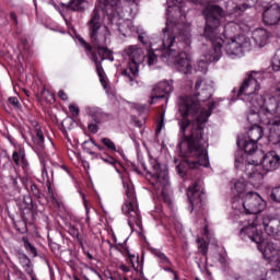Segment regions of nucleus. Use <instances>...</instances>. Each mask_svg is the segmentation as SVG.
<instances>
[{"label":"nucleus","instance_id":"14","mask_svg":"<svg viewBox=\"0 0 280 280\" xmlns=\"http://www.w3.org/2000/svg\"><path fill=\"white\" fill-rule=\"evenodd\" d=\"M222 58V51L220 47H214L208 49L206 52L202 54L200 60L197 63V71H201V73H206L209 67V62H218Z\"/></svg>","mask_w":280,"mask_h":280},{"label":"nucleus","instance_id":"8","mask_svg":"<svg viewBox=\"0 0 280 280\" xmlns=\"http://www.w3.org/2000/svg\"><path fill=\"white\" fill-rule=\"evenodd\" d=\"M168 47V48H164L163 44L161 43V46L159 48H155L156 50L159 49H166L162 55H161V59L163 60V62H167V65H174L175 69H177V71H179V73H184L185 75H187V73H191V59L189 58V55H187L186 51H183V49H185L186 47H189L190 44H186L185 40L179 39L176 40V43L174 44V47Z\"/></svg>","mask_w":280,"mask_h":280},{"label":"nucleus","instance_id":"15","mask_svg":"<svg viewBox=\"0 0 280 280\" xmlns=\"http://www.w3.org/2000/svg\"><path fill=\"white\" fill-rule=\"evenodd\" d=\"M174 91L172 81H162L158 83L151 94V104H156L160 100H165Z\"/></svg>","mask_w":280,"mask_h":280},{"label":"nucleus","instance_id":"36","mask_svg":"<svg viewBox=\"0 0 280 280\" xmlns=\"http://www.w3.org/2000/svg\"><path fill=\"white\" fill-rule=\"evenodd\" d=\"M234 165H235L236 170H240V167H242V165H244V152L238 151L236 153Z\"/></svg>","mask_w":280,"mask_h":280},{"label":"nucleus","instance_id":"41","mask_svg":"<svg viewBox=\"0 0 280 280\" xmlns=\"http://www.w3.org/2000/svg\"><path fill=\"white\" fill-rule=\"evenodd\" d=\"M138 40H140L142 45H150V36H148L145 32L139 33Z\"/></svg>","mask_w":280,"mask_h":280},{"label":"nucleus","instance_id":"24","mask_svg":"<svg viewBox=\"0 0 280 280\" xmlns=\"http://www.w3.org/2000/svg\"><path fill=\"white\" fill-rule=\"evenodd\" d=\"M252 124V128L247 131V139L249 141H259L261 137H264V127L259 126L261 122H249Z\"/></svg>","mask_w":280,"mask_h":280},{"label":"nucleus","instance_id":"9","mask_svg":"<svg viewBox=\"0 0 280 280\" xmlns=\"http://www.w3.org/2000/svg\"><path fill=\"white\" fill-rule=\"evenodd\" d=\"M124 56L129 61L127 68L122 71V75L130 86H135V82L139 78V67L145 61V52L143 48L131 45L125 48Z\"/></svg>","mask_w":280,"mask_h":280},{"label":"nucleus","instance_id":"25","mask_svg":"<svg viewBox=\"0 0 280 280\" xmlns=\"http://www.w3.org/2000/svg\"><path fill=\"white\" fill-rule=\"evenodd\" d=\"M237 145L244 150L245 154H255V151L257 150V142L248 140V138H238Z\"/></svg>","mask_w":280,"mask_h":280},{"label":"nucleus","instance_id":"5","mask_svg":"<svg viewBox=\"0 0 280 280\" xmlns=\"http://www.w3.org/2000/svg\"><path fill=\"white\" fill-rule=\"evenodd\" d=\"M276 95L280 97V83L276 86ZM252 108L247 114L249 124L270 126L272 119H280V101L270 94H260L256 100L249 101Z\"/></svg>","mask_w":280,"mask_h":280},{"label":"nucleus","instance_id":"53","mask_svg":"<svg viewBox=\"0 0 280 280\" xmlns=\"http://www.w3.org/2000/svg\"><path fill=\"white\" fill-rule=\"evenodd\" d=\"M10 16H11V21H13L14 25H19V18H16V13L11 12Z\"/></svg>","mask_w":280,"mask_h":280},{"label":"nucleus","instance_id":"12","mask_svg":"<svg viewBox=\"0 0 280 280\" xmlns=\"http://www.w3.org/2000/svg\"><path fill=\"white\" fill-rule=\"evenodd\" d=\"M261 72L252 71L240 86L237 97H241V100L249 97L250 102H255L261 95L259 94V80H261Z\"/></svg>","mask_w":280,"mask_h":280},{"label":"nucleus","instance_id":"4","mask_svg":"<svg viewBox=\"0 0 280 280\" xmlns=\"http://www.w3.org/2000/svg\"><path fill=\"white\" fill-rule=\"evenodd\" d=\"M187 12L189 7L173 4L166 10V27L163 28L161 40L164 49L174 47L176 40H184L186 45H191L190 24H187Z\"/></svg>","mask_w":280,"mask_h":280},{"label":"nucleus","instance_id":"27","mask_svg":"<svg viewBox=\"0 0 280 280\" xmlns=\"http://www.w3.org/2000/svg\"><path fill=\"white\" fill-rule=\"evenodd\" d=\"M42 177L43 180H46L47 185H48V191H51V180H54V171L49 170V166L47 164H43L42 165ZM49 172H50V177H49Z\"/></svg>","mask_w":280,"mask_h":280},{"label":"nucleus","instance_id":"54","mask_svg":"<svg viewBox=\"0 0 280 280\" xmlns=\"http://www.w3.org/2000/svg\"><path fill=\"white\" fill-rule=\"evenodd\" d=\"M110 280H128L126 277H121L119 275H113L109 277Z\"/></svg>","mask_w":280,"mask_h":280},{"label":"nucleus","instance_id":"22","mask_svg":"<svg viewBox=\"0 0 280 280\" xmlns=\"http://www.w3.org/2000/svg\"><path fill=\"white\" fill-rule=\"evenodd\" d=\"M80 43H81V45H83L85 51H90L91 60H93V62L95 63V67H96V73H97L98 78H101V75H104V68H102V62H100V57H97V54L93 52V50L91 49V45H89L86 43V40L81 38Z\"/></svg>","mask_w":280,"mask_h":280},{"label":"nucleus","instance_id":"46","mask_svg":"<svg viewBox=\"0 0 280 280\" xmlns=\"http://www.w3.org/2000/svg\"><path fill=\"white\" fill-rule=\"evenodd\" d=\"M248 8H250V5L243 3L241 5H237L235 8V11L238 12V14H242V12H244L245 10H248Z\"/></svg>","mask_w":280,"mask_h":280},{"label":"nucleus","instance_id":"42","mask_svg":"<svg viewBox=\"0 0 280 280\" xmlns=\"http://www.w3.org/2000/svg\"><path fill=\"white\" fill-rule=\"evenodd\" d=\"M37 150H38L37 154H38L40 164L47 165V153L45 152V149H37Z\"/></svg>","mask_w":280,"mask_h":280},{"label":"nucleus","instance_id":"48","mask_svg":"<svg viewBox=\"0 0 280 280\" xmlns=\"http://www.w3.org/2000/svg\"><path fill=\"white\" fill-rule=\"evenodd\" d=\"M102 161H104V163H108L109 165H115V163H117V161L113 156H102Z\"/></svg>","mask_w":280,"mask_h":280},{"label":"nucleus","instance_id":"18","mask_svg":"<svg viewBox=\"0 0 280 280\" xmlns=\"http://www.w3.org/2000/svg\"><path fill=\"white\" fill-rule=\"evenodd\" d=\"M262 19L266 25H277V23H280L279 4H273L267 8L262 14Z\"/></svg>","mask_w":280,"mask_h":280},{"label":"nucleus","instance_id":"60","mask_svg":"<svg viewBox=\"0 0 280 280\" xmlns=\"http://www.w3.org/2000/svg\"><path fill=\"white\" fill-rule=\"evenodd\" d=\"M270 275H272V277H277L279 275V270L277 269H271L270 270Z\"/></svg>","mask_w":280,"mask_h":280},{"label":"nucleus","instance_id":"56","mask_svg":"<svg viewBox=\"0 0 280 280\" xmlns=\"http://www.w3.org/2000/svg\"><path fill=\"white\" fill-rule=\"evenodd\" d=\"M13 162L15 163V165H19V152L14 151L13 155H12Z\"/></svg>","mask_w":280,"mask_h":280},{"label":"nucleus","instance_id":"17","mask_svg":"<svg viewBox=\"0 0 280 280\" xmlns=\"http://www.w3.org/2000/svg\"><path fill=\"white\" fill-rule=\"evenodd\" d=\"M280 166V156L276 151H269L262 156L261 167L265 172H276Z\"/></svg>","mask_w":280,"mask_h":280},{"label":"nucleus","instance_id":"52","mask_svg":"<svg viewBox=\"0 0 280 280\" xmlns=\"http://www.w3.org/2000/svg\"><path fill=\"white\" fill-rule=\"evenodd\" d=\"M192 3H199L201 5H207L211 3V0H191Z\"/></svg>","mask_w":280,"mask_h":280},{"label":"nucleus","instance_id":"26","mask_svg":"<svg viewBox=\"0 0 280 280\" xmlns=\"http://www.w3.org/2000/svg\"><path fill=\"white\" fill-rule=\"evenodd\" d=\"M233 194H236V196L233 198V200H243L246 197V183L244 180H237L234 184Z\"/></svg>","mask_w":280,"mask_h":280},{"label":"nucleus","instance_id":"10","mask_svg":"<svg viewBox=\"0 0 280 280\" xmlns=\"http://www.w3.org/2000/svg\"><path fill=\"white\" fill-rule=\"evenodd\" d=\"M150 177V184L158 194H161L164 202H172L170 198V175L166 167H161L156 160L151 161V170L147 172Z\"/></svg>","mask_w":280,"mask_h":280},{"label":"nucleus","instance_id":"45","mask_svg":"<svg viewBox=\"0 0 280 280\" xmlns=\"http://www.w3.org/2000/svg\"><path fill=\"white\" fill-rule=\"evenodd\" d=\"M69 110L73 117H78V115H80V108L75 105H69Z\"/></svg>","mask_w":280,"mask_h":280},{"label":"nucleus","instance_id":"51","mask_svg":"<svg viewBox=\"0 0 280 280\" xmlns=\"http://www.w3.org/2000/svg\"><path fill=\"white\" fill-rule=\"evenodd\" d=\"M81 196H82L83 205H84V207H85V211H86V213H89V211L91 210V208L89 207V200H86V195L81 194Z\"/></svg>","mask_w":280,"mask_h":280},{"label":"nucleus","instance_id":"37","mask_svg":"<svg viewBox=\"0 0 280 280\" xmlns=\"http://www.w3.org/2000/svg\"><path fill=\"white\" fill-rule=\"evenodd\" d=\"M101 142L104 143L108 150H112V152H117V145H115V142L109 138H102Z\"/></svg>","mask_w":280,"mask_h":280},{"label":"nucleus","instance_id":"16","mask_svg":"<svg viewBox=\"0 0 280 280\" xmlns=\"http://www.w3.org/2000/svg\"><path fill=\"white\" fill-rule=\"evenodd\" d=\"M264 166L261 164H245V174L252 185H259L264 180Z\"/></svg>","mask_w":280,"mask_h":280},{"label":"nucleus","instance_id":"35","mask_svg":"<svg viewBox=\"0 0 280 280\" xmlns=\"http://www.w3.org/2000/svg\"><path fill=\"white\" fill-rule=\"evenodd\" d=\"M147 62L149 67H153L156 62H159V57L154 54V50H149L147 54Z\"/></svg>","mask_w":280,"mask_h":280},{"label":"nucleus","instance_id":"28","mask_svg":"<svg viewBox=\"0 0 280 280\" xmlns=\"http://www.w3.org/2000/svg\"><path fill=\"white\" fill-rule=\"evenodd\" d=\"M265 128H267L270 132V135L275 133L277 135L279 141H280V120L277 118L271 119L270 125H262Z\"/></svg>","mask_w":280,"mask_h":280},{"label":"nucleus","instance_id":"62","mask_svg":"<svg viewBox=\"0 0 280 280\" xmlns=\"http://www.w3.org/2000/svg\"><path fill=\"white\" fill-rule=\"evenodd\" d=\"M203 235H205L206 237H209V228H207V225H206L205 229H203Z\"/></svg>","mask_w":280,"mask_h":280},{"label":"nucleus","instance_id":"6","mask_svg":"<svg viewBox=\"0 0 280 280\" xmlns=\"http://www.w3.org/2000/svg\"><path fill=\"white\" fill-rule=\"evenodd\" d=\"M232 209H234V215L237 218H242L238 221V224H244L246 220V214L253 215L250 220H248V224L245 226H253V222L259 226V215L257 213H261L264 209H266V200L259 196L257 192H246L243 199L232 200Z\"/></svg>","mask_w":280,"mask_h":280},{"label":"nucleus","instance_id":"2","mask_svg":"<svg viewBox=\"0 0 280 280\" xmlns=\"http://www.w3.org/2000/svg\"><path fill=\"white\" fill-rule=\"evenodd\" d=\"M130 1L135 3V0H100L98 5L94 8L86 25L91 43L97 49L101 60H115L113 51L107 47L110 43V31L107 25H117L121 21L125 16L124 8Z\"/></svg>","mask_w":280,"mask_h":280},{"label":"nucleus","instance_id":"57","mask_svg":"<svg viewBox=\"0 0 280 280\" xmlns=\"http://www.w3.org/2000/svg\"><path fill=\"white\" fill-rule=\"evenodd\" d=\"M58 96L60 97V100H68L67 93H65V91L62 90L58 92Z\"/></svg>","mask_w":280,"mask_h":280},{"label":"nucleus","instance_id":"29","mask_svg":"<svg viewBox=\"0 0 280 280\" xmlns=\"http://www.w3.org/2000/svg\"><path fill=\"white\" fill-rule=\"evenodd\" d=\"M21 266L24 268L25 272L30 275V277H34V269L32 268V260L27 256H22L20 258Z\"/></svg>","mask_w":280,"mask_h":280},{"label":"nucleus","instance_id":"38","mask_svg":"<svg viewBox=\"0 0 280 280\" xmlns=\"http://www.w3.org/2000/svg\"><path fill=\"white\" fill-rule=\"evenodd\" d=\"M272 69L275 71H280V49L276 52L272 60Z\"/></svg>","mask_w":280,"mask_h":280},{"label":"nucleus","instance_id":"59","mask_svg":"<svg viewBox=\"0 0 280 280\" xmlns=\"http://www.w3.org/2000/svg\"><path fill=\"white\" fill-rule=\"evenodd\" d=\"M120 270H122V272H130V268H128L126 265H121Z\"/></svg>","mask_w":280,"mask_h":280},{"label":"nucleus","instance_id":"49","mask_svg":"<svg viewBox=\"0 0 280 280\" xmlns=\"http://www.w3.org/2000/svg\"><path fill=\"white\" fill-rule=\"evenodd\" d=\"M88 129L93 133L96 135V132L100 130V127H97V124H90L88 126Z\"/></svg>","mask_w":280,"mask_h":280},{"label":"nucleus","instance_id":"13","mask_svg":"<svg viewBox=\"0 0 280 280\" xmlns=\"http://www.w3.org/2000/svg\"><path fill=\"white\" fill-rule=\"evenodd\" d=\"M187 197L190 203V212L194 209H202V202L205 201V190L200 186V182H195L187 191Z\"/></svg>","mask_w":280,"mask_h":280},{"label":"nucleus","instance_id":"11","mask_svg":"<svg viewBox=\"0 0 280 280\" xmlns=\"http://www.w3.org/2000/svg\"><path fill=\"white\" fill-rule=\"evenodd\" d=\"M126 199L122 205V213L128 215V225L130 229L141 226V213H139V206L137 205V195H135V186L132 184H124Z\"/></svg>","mask_w":280,"mask_h":280},{"label":"nucleus","instance_id":"39","mask_svg":"<svg viewBox=\"0 0 280 280\" xmlns=\"http://www.w3.org/2000/svg\"><path fill=\"white\" fill-rule=\"evenodd\" d=\"M270 198L273 202H280V186L272 188Z\"/></svg>","mask_w":280,"mask_h":280},{"label":"nucleus","instance_id":"64","mask_svg":"<svg viewBox=\"0 0 280 280\" xmlns=\"http://www.w3.org/2000/svg\"><path fill=\"white\" fill-rule=\"evenodd\" d=\"M173 275H174V280H178V273L174 271Z\"/></svg>","mask_w":280,"mask_h":280},{"label":"nucleus","instance_id":"33","mask_svg":"<svg viewBox=\"0 0 280 280\" xmlns=\"http://www.w3.org/2000/svg\"><path fill=\"white\" fill-rule=\"evenodd\" d=\"M69 9L73 12H82L84 10V0H71Z\"/></svg>","mask_w":280,"mask_h":280},{"label":"nucleus","instance_id":"7","mask_svg":"<svg viewBox=\"0 0 280 280\" xmlns=\"http://www.w3.org/2000/svg\"><path fill=\"white\" fill-rule=\"evenodd\" d=\"M257 224L253 222V225L244 226L241 229L242 237H248L252 242L257 244L258 250L261 253L264 259L277 264L280 259L279 246L272 241H264L261 231L257 230Z\"/></svg>","mask_w":280,"mask_h":280},{"label":"nucleus","instance_id":"55","mask_svg":"<svg viewBox=\"0 0 280 280\" xmlns=\"http://www.w3.org/2000/svg\"><path fill=\"white\" fill-rule=\"evenodd\" d=\"M100 82L104 89L108 86V83L106 82V78H104V74L100 77Z\"/></svg>","mask_w":280,"mask_h":280},{"label":"nucleus","instance_id":"19","mask_svg":"<svg viewBox=\"0 0 280 280\" xmlns=\"http://www.w3.org/2000/svg\"><path fill=\"white\" fill-rule=\"evenodd\" d=\"M258 224H262L267 235H277V228L280 225V221L270 215H262L259 218Z\"/></svg>","mask_w":280,"mask_h":280},{"label":"nucleus","instance_id":"63","mask_svg":"<svg viewBox=\"0 0 280 280\" xmlns=\"http://www.w3.org/2000/svg\"><path fill=\"white\" fill-rule=\"evenodd\" d=\"M127 27H129L130 32H135V27L132 26V24H130V22L127 23Z\"/></svg>","mask_w":280,"mask_h":280},{"label":"nucleus","instance_id":"34","mask_svg":"<svg viewBox=\"0 0 280 280\" xmlns=\"http://www.w3.org/2000/svg\"><path fill=\"white\" fill-rule=\"evenodd\" d=\"M197 248L199 249V253H201V255L207 256V253H209V244L207 243V241H205V238H197Z\"/></svg>","mask_w":280,"mask_h":280},{"label":"nucleus","instance_id":"50","mask_svg":"<svg viewBox=\"0 0 280 280\" xmlns=\"http://www.w3.org/2000/svg\"><path fill=\"white\" fill-rule=\"evenodd\" d=\"M173 5H187L189 3V0H171Z\"/></svg>","mask_w":280,"mask_h":280},{"label":"nucleus","instance_id":"58","mask_svg":"<svg viewBox=\"0 0 280 280\" xmlns=\"http://www.w3.org/2000/svg\"><path fill=\"white\" fill-rule=\"evenodd\" d=\"M171 266H172V265L164 266V267H163V270H165L166 272H171V273L173 275V272H175V271H174V269H172Z\"/></svg>","mask_w":280,"mask_h":280},{"label":"nucleus","instance_id":"31","mask_svg":"<svg viewBox=\"0 0 280 280\" xmlns=\"http://www.w3.org/2000/svg\"><path fill=\"white\" fill-rule=\"evenodd\" d=\"M22 242L25 250H27L30 255H32L33 257H38V252L36 250V247H34V245L30 243V240H27V237H23Z\"/></svg>","mask_w":280,"mask_h":280},{"label":"nucleus","instance_id":"40","mask_svg":"<svg viewBox=\"0 0 280 280\" xmlns=\"http://www.w3.org/2000/svg\"><path fill=\"white\" fill-rule=\"evenodd\" d=\"M163 128H165V114H162L160 120L158 121L155 135H161V130H163Z\"/></svg>","mask_w":280,"mask_h":280},{"label":"nucleus","instance_id":"43","mask_svg":"<svg viewBox=\"0 0 280 280\" xmlns=\"http://www.w3.org/2000/svg\"><path fill=\"white\" fill-rule=\"evenodd\" d=\"M9 104H11L13 108H21V102H19L18 97H14V96L9 97Z\"/></svg>","mask_w":280,"mask_h":280},{"label":"nucleus","instance_id":"32","mask_svg":"<svg viewBox=\"0 0 280 280\" xmlns=\"http://www.w3.org/2000/svg\"><path fill=\"white\" fill-rule=\"evenodd\" d=\"M127 255L129 257V261L133 268V270H141V268H143V265L141 262H139V257L137 255H132L130 254V252H127Z\"/></svg>","mask_w":280,"mask_h":280},{"label":"nucleus","instance_id":"44","mask_svg":"<svg viewBox=\"0 0 280 280\" xmlns=\"http://www.w3.org/2000/svg\"><path fill=\"white\" fill-rule=\"evenodd\" d=\"M31 191L35 198H40V190H38V186H36V184L31 185Z\"/></svg>","mask_w":280,"mask_h":280},{"label":"nucleus","instance_id":"23","mask_svg":"<svg viewBox=\"0 0 280 280\" xmlns=\"http://www.w3.org/2000/svg\"><path fill=\"white\" fill-rule=\"evenodd\" d=\"M85 110H86V115L92 117L95 124H102L104 119L108 118V115L104 113V110H102V108L100 107H86Z\"/></svg>","mask_w":280,"mask_h":280},{"label":"nucleus","instance_id":"47","mask_svg":"<svg viewBox=\"0 0 280 280\" xmlns=\"http://www.w3.org/2000/svg\"><path fill=\"white\" fill-rule=\"evenodd\" d=\"M68 233L70 235H80V230H78V228H75V225H69V230Z\"/></svg>","mask_w":280,"mask_h":280},{"label":"nucleus","instance_id":"30","mask_svg":"<svg viewBox=\"0 0 280 280\" xmlns=\"http://www.w3.org/2000/svg\"><path fill=\"white\" fill-rule=\"evenodd\" d=\"M154 257H156L162 266H172V261H170V258L167 255L163 254L160 249H153L152 250Z\"/></svg>","mask_w":280,"mask_h":280},{"label":"nucleus","instance_id":"21","mask_svg":"<svg viewBox=\"0 0 280 280\" xmlns=\"http://www.w3.org/2000/svg\"><path fill=\"white\" fill-rule=\"evenodd\" d=\"M269 36L270 35L268 34V31H266V28H256L253 32L252 38L256 47H266Z\"/></svg>","mask_w":280,"mask_h":280},{"label":"nucleus","instance_id":"61","mask_svg":"<svg viewBox=\"0 0 280 280\" xmlns=\"http://www.w3.org/2000/svg\"><path fill=\"white\" fill-rule=\"evenodd\" d=\"M135 124H136L137 128L143 127V121H141V120H136Z\"/></svg>","mask_w":280,"mask_h":280},{"label":"nucleus","instance_id":"3","mask_svg":"<svg viewBox=\"0 0 280 280\" xmlns=\"http://www.w3.org/2000/svg\"><path fill=\"white\" fill-rule=\"evenodd\" d=\"M203 16L206 19L203 36L206 40L211 43L212 49L219 47L220 51H222V45H224L228 56H242L244 51H250L253 49L250 38L244 35L233 36L237 32V24L234 22H230L224 26L222 37L220 33L222 28L220 26V19L224 16V11L220 5L208 4L203 9Z\"/></svg>","mask_w":280,"mask_h":280},{"label":"nucleus","instance_id":"20","mask_svg":"<svg viewBox=\"0 0 280 280\" xmlns=\"http://www.w3.org/2000/svg\"><path fill=\"white\" fill-rule=\"evenodd\" d=\"M32 141L37 148V150H44L45 149V133H43V129H40V126L38 122H35L34 129L31 131Z\"/></svg>","mask_w":280,"mask_h":280},{"label":"nucleus","instance_id":"1","mask_svg":"<svg viewBox=\"0 0 280 280\" xmlns=\"http://www.w3.org/2000/svg\"><path fill=\"white\" fill-rule=\"evenodd\" d=\"M211 85L199 79L195 84L198 98L194 96H184L179 100L178 121L179 135V154L184 159L176 170L179 176H185L187 170H198V167H209V155L207 154V138H205L203 126L211 117V112L218 108L220 100L212 101L207 108L200 107L201 102L211 98Z\"/></svg>","mask_w":280,"mask_h":280}]
</instances>
